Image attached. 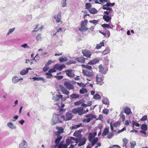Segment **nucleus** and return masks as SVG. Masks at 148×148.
Masks as SVG:
<instances>
[{"label":"nucleus","instance_id":"bf43d9fd","mask_svg":"<svg viewBox=\"0 0 148 148\" xmlns=\"http://www.w3.org/2000/svg\"><path fill=\"white\" fill-rule=\"evenodd\" d=\"M59 107L63 108L64 106V104L62 103H58L56 104Z\"/></svg>","mask_w":148,"mask_h":148},{"label":"nucleus","instance_id":"864d4df0","mask_svg":"<svg viewBox=\"0 0 148 148\" xmlns=\"http://www.w3.org/2000/svg\"><path fill=\"white\" fill-rule=\"evenodd\" d=\"M56 69L54 67V66L51 69H50L48 71L50 73H54L56 72Z\"/></svg>","mask_w":148,"mask_h":148},{"label":"nucleus","instance_id":"e433bc0d","mask_svg":"<svg viewBox=\"0 0 148 148\" xmlns=\"http://www.w3.org/2000/svg\"><path fill=\"white\" fill-rule=\"evenodd\" d=\"M63 142H61L59 144L58 147H60V148H67V145L66 144H62Z\"/></svg>","mask_w":148,"mask_h":148},{"label":"nucleus","instance_id":"13d9d810","mask_svg":"<svg viewBox=\"0 0 148 148\" xmlns=\"http://www.w3.org/2000/svg\"><path fill=\"white\" fill-rule=\"evenodd\" d=\"M86 117L88 118H92V119H93V118H95V116L94 115H93V114H90L87 115L86 116Z\"/></svg>","mask_w":148,"mask_h":148},{"label":"nucleus","instance_id":"9d476101","mask_svg":"<svg viewBox=\"0 0 148 148\" xmlns=\"http://www.w3.org/2000/svg\"><path fill=\"white\" fill-rule=\"evenodd\" d=\"M64 86L67 89L69 90L73 89L74 88V86L68 81H66L64 83Z\"/></svg>","mask_w":148,"mask_h":148},{"label":"nucleus","instance_id":"2eb2a0df","mask_svg":"<svg viewBox=\"0 0 148 148\" xmlns=\"http://www.w3.org/2000/svg\"><path fill=\"white\" fill-rule=\"evenodd\" d=\"M61 12H59L58 14L55 15L54 16V18L57 23H59L61 21Z\"/></svg>","mask_w":148,"mask_h":148},{"label":"nucleus","instance_id":"de8ad7c7","mask_svg":"<svg viewBox=\"0 0 148 148\" xmlns=\"http://www.w3.org/2000/svg\"><path fill=\"white\" fill-rule=\"evenodd\" d=\"M15 29V28H11L9 29L8 32L7 33V36H9L10 34H11L12 32H13V31Z\"/></svg>","mask_w":148,"mask_h":148},{"label":"nucleus","instance_id":"6e6d98bb","mask_svg":"<svg viewBox=\"0 0 148 148\" xmlns=\"http://www.w3.org/2000/svg\"><path fill=\"white\" fill-rule=\"evenodd\" d=\"M113 135L114 134L113 132H111L110 133H109L107 135V138L108 139H110L113 136Z\"/></svg>","mask_w":148,"mask_h":148},{"label":"nucleus","instance_id":"0eeeda50","mask_svg":"<svg viewBox=\"0 0 148 148\" xmlns=\"http://www.w3.org/2000/svg\"><path fill=\"white\" fill-rule=\"evenodd\" d=\"M98 68L99 72L104 74H106L108 70V69L106 66H103L102 64L100 65Z\"/></svg>","mask_w":148,"mask_h":148},{"label":"nucleus","instance_id":"603ef678","mask_svg":"<svg viewBox=\"0 0 148 148\" xmlns=\"http://www.w3.org/2000/svg\"><path fill=\"white\" fill-rule=\"evenodd\" d=\"M92 120V118H90L88 119H85L82 120L83 122H86L87 123L89 122L91 120Z\"/></svg>","mask_w":148,"mask_h":148},{"label":"nucleus","instance_id":"a878e982","mask_svg":"<svg viewBox=\"0 0 148 148\" xmlns=\"http://www.w3.org/2000/svg\"><path fill=\"white\" fill-rule=\"evenodd\" d=\"M103 19L105 21L107 22H108L111 21V18L108 15H104L103 16Z\"/></svg>","mask_w":148,"mask_h":148},{"label":"nucleus","instance_id":"37998d69","mask_svg":"<svg viewBox=\"0 0 148 148\" xmlns=\"http://www.w3.org/2000/svg\"><path fill=\"white\" fill-rule=\"evenodd\" d=\"M141 129L143 131H146L147 130V126L146 124H143L141 125Z\"/></svg>","mask_w":148,"mask_h":148},{"label":"nucleus","instance_id":"6e6552de","mask_svg":"<svg viewBox=\"0 0 148 148\" xmlns=\"http://www.w3.org/2000/svg\"><path fill=\"white\" fill-rule=\"evenodd\" d=\"M60 92H58V93H56L54 92L53 94V97L52 99L54 101H59L60 99H62V95H60Z\"/></svg>","mask_w":148,"mask_h":148},{"label":"nucleus","instance_id":"4c0bfd02","mask_svg":"<svg viewBox=\"0 0 148 148\" xmlns=\"http://www.w3.org/2000/svg\"><path fill=\"white\" fill-rule=\"evenodd\" d=\"M108 6H109L107 4H106L103 6V9L107 10H108L113 11L112 9L111 8L109 7Z\"/></svg>","mask_w":148,"mask_h":148},{"label":"nucleus","instance_id":"473e14b6","mask_svg":"<svg viewBox=\"0 0 148 148\" xmlns=\"http://www.w3.org/2000/svg\"><path fill=\"white\" fill-rule=\"evenodd\" d=\"M128 140L126 138H124L123 140V147H125V148L126 147V145L128 142Z\"/></svg>","mask_w":148,"mask_h":148},{"label":"nucleus","instance_id":"dca6fc26","mask_svg":"<svg viewBox=\"0 0 148 148\" xmlns=\"http://www.w3.org/2000/svg\"><path fill=\"white\" fill-rule=\"evenodd\" d=\"M75 138L72 137H70V138H67L66 140V144L68 146L71 143H74V142L72 140H74Z\"/></svg>","mask_w":148,"mask_h":148},{"label":"nucleus","instance_id":"20e7f679","mask_svg":"<svg viewBox=\"0 0 148 148\" xmlns=\"http://www.w3.org/2000/svg\"><path fill=\"white\" fill-rule=\"evenodd\" d=\"M72 111H69L65 114V116H62V118L63 120L67 121L71 120L73 117Z\"/></svg>","mask_w":148,"mask_h":148},{"label":"nucleus","instance_id":"ea45409f","mask_svg":"<svg viewBox=\"0 0 148 148\" xmlns=\"http://www.w3.org/2000/svg\"><path fill=\"white\" fill-rule=\"evenodd\" d=\"M12 83L14 84H16L18 82V77L16 76L14 77L12 79Z\"/></svg>","mask_w":148,"mask_h":148},{"label":"nucleus","instance_id":"a211bd4d","mask_svg":"<svg viewBox=\"0 0 148 148\" xmlns=\"http://www.w3.org/2000/svg\"><path fill=\"white\" fill-rule=\"evenodd\" d=\"M29 70H31V69L29 68H27L25 69L21 70L20 72V74L21 75H26L28 73Z\"/></svg>","mask_w":148,"mask_h":148},{"label":"nucleus","instance_id":"680f3d73","mask_svg":"<svg viewBox=\"0 0 148 148\" xmlns=\"http://www.w3.org/2000/svg\"><path fill=\"white\" fill-rule=\"evenodd\" d=\"M109 112V110L106 108H105L103 110V113L105 114H107Z\"/></svg>","mask_w":148,"mask_h":148},{"label":"nucleus","instance_id":"774afa93","mask_svg":"<svg viewBox=\"0 0 148 148\" xmlns=\"http://www.w3.org/2000/svg\"><path fill=\"white\" fill-rule=\"evenodd\" d=\"M109 148H120V147L118 145H113L110 146Z\"/></svg>","mask_w":148,"mask_h":148},{"label":"nucleus","instance_id":"c9c22d12","mask_svg":"<svg viewBox=\"0 0 148 148\" xmlns=\"http://www.w3.org/2000/svg\"><path fill=\"white\" fill-rule=\"evenodd\" d=\"M88 21L87 20L84 21H82L81 22V27H84L87 24Z\"/></svg>","mask_w":148,"mask_h":148},{"label":"nucleus","instance_id":"69168bd1","mask_svg":"<svg viewBox=\"0 0 148 148\" xmlns=\"http://www.w3.org/2000/svg\"><path fill=\"white\" fill-rule=\"evenodd\" d=\"M61 5H62V7L63 8H64L66 6V3L65 2L61 1Z\"/></svg>","mask_w":148,"mask_h":148},{"label":"nucleus","instance_id":"052dcab7","mask_svg":"<svg viewBox=\"0 0 148 148\" xmlns=\"http://www.w3.org/2000/svg\"><path fill=\"white\" fill-rule=\"evenodd\" d=\"M58 111L59 112L60 114H61L63 112H65V110L61 108H59L58 110Z\"/></svg>","mask_w":148,"mask_h":148},{"label":"nucleus","instance_id":"6ab92c4d","mask_svg":"<svg viewBox=\"0 0 148 148\" xmlns=\"http://www.w3.org/2000/svg\"><path fill=\"white\" fill-rule=\"evenodd\" d=\"M7 125L9 128L12 130L16 129V125L11 122L8 123H7Z\"/></svg>","mask_w":148,"mask_h":148},{"label":"nucleus","instance_id":"c85d7f7f","mask_svg":"<svg viewBox=\"0 0 148 148\" xmlns=\"http://www.w3.org/2000/svg\"><path fill=\"white\" fill-rule=\"evenodd\" d=\"M109 132V128H105L103 132L102 136L103 137L106 136L107 135H108Z\"/></svg>","mask_w":148,"mask_h":148},{"label":"nucleus","instance_id":"c756f323","mask_svg":"<svg viewBox=\"0 0 148 148\" xmlns=\"http://www.w3.org/2000/svg\"><path fill=\"white\" fill-rule=\"evenodd\" d=\"M30 79H32V78H30ZM32 79H34V80H36V81L41 80V81H43V82H46V81H45L44 79L42 77H34L33 78H32Z\"/></svg>","mask_w":148,"mask_h":148},{"label":"nucleus","instance_id":"f8f14e48","mask_svg":"<svg viewBox=\"0 0 148 148\" xmlns=\"http://www.w3.org/2000/svg\"><path fill=\"white\" fill-rule=\"evenodd\" d=\"M64 72L66 73V75L69 77H74L75 75L71 69H68L65 71Z\"/></svg>","mask_w":148,"mask_h":148},{"label":"nucleus","instance_id":"49530a36","mask_svg":"<svg viewBox=\"0 0 148 148\" xmlns=\"http://www.w3.org/2000/svg\"><path fill=\"white\" fill-rule=\"evenodd\" d=\"M110 51V49L108 48L106 49L103 52L102 54L104 55L107 54L109 53Z\"/></svg>","mask_w":148,"mask_h":148},{"label":"nucleus","instance_id":"b1692460","mask_svg":"<svg viewBox=\"0 0 148 148\" xmlns=\"http://www.w3.org/2000/svg\"><path fill=\"white\" fill-rule=\"evenodd\" d=\"M102 102L103 103L107 105H109L110 102L109 99L107 97H103V99L102 100Z\"/></svg>","mask_w":148,"mask_h":148},{"label":"nucleus","instance_id":"0e129e2a","mask_svg":"<svg viewBox=\"0 0 148 148\" xmlns=\"http://www.w3.org/2000/svg\"><path fill=\"white\" fill-rule=\"evenodd\" d=\"M41 34H38L36 37V39L37 40H40L41 38Z\"/></svg>","mask_w":148,"mask_h":148},{"label":"nucleus","instance_id":"f704fd0d","mask_svg":"<svg viewBox=\"0 0 148 148\" xmlns=\"http://www.w3.org/2000/svg\"><path fill=\"white\" fill-rule=\"evenodd\" d=\"M87 92V90L84 88H82L79 90V93L81 94L86 93Z\"/></svg>","mask_w":148,"mask_h":148},{"label":"nucleus","instance_id":"338daca9","mask_svg":"<svg viewBox=\"0 0 148 148\" xmlns=\"http://www.w3.org/2000/svg\"><path fill=\"white\" fill-rule=\"evenodd\" d=\"M147 119V116L145 115L143 116L142 118L141 119V120L142 121H145Z\"/></svg>","mask_w":148,"mask_h":148},{"label":"nucleus","instance_id":"423d86ee","mask_svg":"<svg viewBox=\"0 0 148 148\" xmlns=\"http://www.w3.org/2000/svg\"><path fill=\"white\" fill-rule=\"evenodd\" d=\"M104 76L101 75L100 74H98L96 77V80L97 84L100 85H102L103 83V80Z\"/></svg>","mask_w":148,"mask_h":148},{"label":"nucleus","instance_id":"f3484780","mask_svg":"<svg viewBox=\"0 0 148 148\" xmlns=\"http://www.w3.org/2000/svg\"><path fill=\"white\" fill-rule=\"evenodd\" d=\"M66 67L64 65H60L59 64H56L54 65V67L57 70L59 71L61 70L63 68H65Z\"/></svg>","mask_w":148,"mask_h":148},{"label":"nucleus","instance_id":"5701e85b","mask_svg":"<svg viewBox=\"0 0 148 148\" xmlns=\"http://www.w3.org/2000/svg\"><path fill=\"white\" fill-rule=\"evenodd\" d=\"M124 111L125 113L127 115H129L132 113L130 108L128 107H126L124 109Z\"/></svg>","mask_w":148,"mask_h":148},{"label":"nucleus","instance_id":"393cba45","mask_svg":"<svg viewBox=\"0 0 148 148\" xmlns=\"http://www.w3.org/2000/svg\"><path fill=\"white\" fill-rule=\"evenodd\" d=\"M27 146L26 142L25 140H23L19 144V148H25Z\"/></svg>","mask_w":148,"mask_h":148},{"label":"nucleus","instance_id":"c03bdc74","mask_svg":"<svg viewBox=\"0 0 148 148\" xmlns=\"http://www.w3.org/2000/svg\"><path fill=\"white\" fill-rule=\"evenodd\" d=\"M67 60V58L66 57H64V58L61 57L59 59V60L60 62L66 61Z\"/></svg>","mask_w":148,"mask_h":148},{"label":"nucleus","instance_id":"bb28decb","mask_svg":"<svg viewBox=\"0 0 148 148\" xmlns=\"http://www.w3.org/2000/svg\"><path fill=\"white\" fill-rule=\"evenodd\" d=\"M103 41H104V40H103L102 42H101L100 43L96 45L95 47L96 49H99L101 48L102 46H104V44Z\"/></svg>","mask_w":148,"mask_h":148},{"label":"nucleus","instance_id":"a18cd8bd","mask_svg":"<svg viewBox=\"0 0 148 148\" xmlns=\"http://www.w3.org/2000/svg\"><path fill=\"white\" fill-rule=\"evenodd\" d=\"M132 128H134V126H135L136 127H138L140 126V124H139L138 123H137L134 121H132Z\"/></svg>","mask_w":148,"mask_h":148},{"label":"nucleus","instance_id":"3c124183","mask_svg":"<svg viewBox=\"0 0 148 148\" xmlns=\"http://www.w3.org/2000/svg\"><path fill=\"white\" fill-rule=\"evenodd\" d=\"M131 148H134L135 146L136 145V143L135 141H132L130 142Z\"/></svg>","mask_w":148,"mask_h":148},{"label":"nucleus","instance_id":"a19ab883","mask_svg":"<svg viewBox=\"0 0 148 148\" xmlns=\"http://www.w3.org/2000/svg\"><path fill=\"white\" fill-rule=\"evenodd\" d=\"M88 64H87L86 65H84V64H82L81 65L84 68H85L86 69L90 70L92 69V67L91 66H89L88 65Z\"/></svg>","mask_w":148,"mask_h":148},{"label":"nucleus","instance_id":"79ce46f5","mask_svg":"<svg viewBox=\"0 0 148 148\" xmlns=\"http://www.w3.org/2000/svg\"><path fill=\"white\" fill-rule=\"evenodd\" d=\"M93 98L95 99L99 100L101 98V96L99 94H96L94 95Z\"/></svg>","mask_w":148,"mask_h":148},{"label":"nucleus","instance_id":"39448f33","mask_svg":"<svg viewBox=\"0 0 148 148\" xmlns=\"http://www.w3.org/2000/svg\"><path fill=\"white\" fill-rule=\"evenodd\" d=\"M86 141V139L85 138H80L79 139L75 141V145H76L77 143H79L78 146L79 147L83 145L85 143Z\"/></svg>","mask_w":148,"mask_h":148},{"label":"nucleus","instance_id":"f03ea898","mask_svg":"<svg viewBox=\"0 0 148 148\" xmlns=\"http://www.w3.org/2000/svg\"><path fill=\"white\" fill-rule=\"evenodd\" d=\"M62 117V116H60L59 114H53L51 121V124L54 125L58 123H61L62 122V121L63 120Z\"/></svg>","mask_w":148,"mask_h":148},{"label":"nucleus","instance_id":"cd10ccee","mask_svg":"<svg viewBox=\"0 0 148 148\" xmlns=\"http://www.w3.org/2000/svg\"><path fill=\"white\" fill-rule=\"evenodd\" d=\"M88 10L89 12L92 14H96L97 12V10L95 8H93L88 9Z\"/></svg>","mask_w":148,"mask_h":148},{"label":"nucleus","instance_id":"412c9836","mask_svg":"<svg viewBox=\"0 0 148 148\" xmlns=\"http://www.w3.org/2000/svg\"><path fill=\"white\" fill-rule=\"evenodd\" d=\"M56 129L58 130V132L55 133V134L56 135H59L60 133L63 132V129L62 127H57Z\"/></svg>","mask_w":148,"mask_h":148},{"label":"nucleus","instance_id":"1a4fd4ad","mask_svg":"<svg viewBox=\"0 0 148 148\" xmlns=\"http://www.w3.org/2000/svg\"><path fill=\"white\" fill-rule=\"evenodd\" d=\"M82 53L83 56H84L87 58H90L92 55V53L91 51L87 49L82 50Z\"/></svg>","mask_w":148,"mask_h":148},{"label":"nucleus","instance_id":"9b49d317","mask_svg":"<svg viewBox=\"0 0 148 148\" xmlns=\"http://www.w3.org/2000/svg\"><path fill=\"white\" fill-rule=\"evenodd\" d=\"M81 131L79 130L76 131L74 133L73 136L76 137V138H75V141L77 140V139L82 137V135L80 133Z\"/></svg>","mask_w":148,"mask_h":148},{"label":"nucleus","instance_id":"72a5a7b5","mask_svg":"<svg viewBox=\"0 0 148 148\" xmlns=\"http://www.w3.org/2000/svg\"><path fill=\"white\" fill-rule=\"evenodd\" d=\"M57 136H58V137L56 139L55 141V144H59V142L62 138V137L61 136H59V135Z\"/></svg>","mask_w":148,"mask_h":148},{"label":"nucleus","instance_id":"ddd939ff","mask_svg":"<svg viewBox=\"0 0 148 148\" xmlns=\"http://www.w3.org/2000/svg\"><path fill=\"white\" fill-rule=\"evenodd\" d=\"M59 87L62 93L67 95L69 94V92L63 86L60 85H59Z\"/></svg>","mask_w":148,"mask_h":148},{"label":"nucleus","instance_id":"aec40b11","mask_svg":"<svg viewBox=\"0 0 148 148\" xmlns=\"http://www.w3.org/2000/svg\"><path fill=\"white\" fill-rule=\"evenodd\" d=\"M86 59L83 57H81L77 58L75 59V60L82 63H84L85 62V60Z\"/></svg>","mask_w":148,"mask_h":148},{"label":"nucleus","instance_id":"09e8293b","mask_svg":"<svg viewBox=\"0 0 148 148\" xmlns=\"http://www.w3.org/2000/svg\"><path fill=\"white\" fill-rule=\"evenodd\" d=\"M45 74L47 75L46 77L47 79L50 78L52 76V74L49 71H48V73H46Z\"/></svg>","mask_w":148,"mask_h":148},{"label":"nucleus","instance_id":"4468645a","mask_svg":"<svg viewBox=\"0 0 148 148\" xmlns=\"http://www.w3.org/2000/svg\"><path fill=\"white\" fill-rule=\"evenodd\" d=\"M82 73L84 75L88 77H92L93 75L92 72H89L85 69L83 70Z\"/></svg>","mask_w":148,"mask_h":148},{"label":"nucleus","instance_id":"7ed1b4c3","mask_svg":"<svg viewBox=\"0 0 148 148\" xmlns=\"http://www.w3.org/2000/svg\"><path fill=\"white\" fill-rule=\"evenodd\" d=\"M72 112L74 114H78L79 115H82L85 113V112H84L83 108L80 107L73 109L72 110Z\"/></svg>","mask_w":148,"mask_h":148},{"label":"nucleus","instance_id":"4be33fe9","mask_svg":"<svg viewBox=\"0 0 148 148\" xmlns=\"http://www.w3.org/2000/svg\"><path fill=\"white\" fill-rule=\"evenodd\" d=\"M99 61V59H94L89 62L88 63V64L92 65L98 63Z\"/></svg>","mask_w":148,"mask_h":148},{"label":"nucleus","instance_id":"f257e3e1","mask_svg":"<svg viewBox=\"0 0 148 148\" xmlns=\"http://www.w3.org/2000/svg\"><path fill=\"white\" fill-rule=\"evenodd\" d=\"M96 135V132L90 133L89 134L88 140L91 143L92 146H94L98 141V138L97 137L95 138V136Z\"/></svg>","mask_w":148,"mask_h":148},{"label":"nucleus","instance_id":"e2e57ef3","mask_svg":"<svg viewBox=\"0 0 148 148\" xmlns=\"http://www.w3.org/2000/svg\"><path fill=\"white\" fill-rule=\"evenodd\" d=\"M39 59V56L38 55H36L34 58V60H35L36 62H37Z\"/></svg>","mask_w":148,"mask_h":148},{"label":"nucleus","instance_id":"2f4dec72","mask_svg":"<svg viewBox=\"0 0 148 148\" xmlns=\"http://www.w3.org/2000/svg\"><path fill=\"white\" fill-rule=\"evenodd\" d=\"M69 97L71 99H76L78 98L79 97V95L77 94L74 93L70 95Z\"/></svg>","mask_w":148,"mask_h":148},{"label":"nucleus","instance_id":"5fc2aeb1","mask_svg":"<svg viewBox=\"0 0 148 148\" xmlns=\"http://www.w3.org/2000/svg\"><path fill=\"white\" fill-rule=\"evenodd\" d=\"M86 9H87L88 10V9L91 8H90L91 7V5L90 3H86Z\"/></svg>","mask_w":148,"mask_h":148},{"label":"nucleus","instance_id":"4d7b16f0","mask_svg":"<svg viewBox=\"0 0 148 148\" xmlns=\"http://www.w3.org/2000/svg\"><path fill=\"white\" fill-rule=\"evenodd\" d=\"M21 46L25 49L29 48V47L27 45V43H25L21 45Z\"/></svg>","mask_w":148,"mask_h":148},{"label":"nucleus","instance_id":"7c9ffc66","mask_svg":"<svg viewBox=\"0 0 148 148\" xmlns=\"http://www.w3.org/2000/svg\"><path fill=\"white\" fill-rule=\"evenodd\" d=\"M102 27L104 29L106 28L108 29H112V27L109 24H104L101 25Z\"/></svg>","mask_w":148,"mask_h":148},{"label":"nucleus","instance_id":"58836bf2","mask_svg":"<svg viewBox=\"0 0 148 148\" xmlns=\"http://www.w3.org/2000/svg\"><path fill=\"white\" fill-rule=\"evenodd\" d=\"M39 26V25H37L36 26V27L34 29V30L32 31L33 32H36L38 31V30H40L41 31L43 29V27L42 26L40 27V28H39L38 29H37L38 28V26Z\"/></svg>","mask_w":148,"mask_h":148},{"label":"nucleus","instance_id":"8fccbe9b","mask_svg":"<svg viewBox=\"0 0 148 148\" xmlns=\"http://www.w3.org/2000/svg\"><path fill=\"white\" fill-rule=\"evenodd\" d=\"M89 22L92 23L93 24L96 25L99 22V21L98 20H90L89 21Z\"/></svg>","mask_w":148,"mask_h":148}]
</instances>
